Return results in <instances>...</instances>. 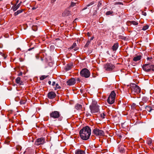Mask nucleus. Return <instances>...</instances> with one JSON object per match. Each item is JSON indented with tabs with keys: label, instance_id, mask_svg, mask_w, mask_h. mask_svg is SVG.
<instances>
[{
	"label": "nucleus",
	"instance_id": "1",
	"mask_svg": "<svg viewBox=\"0 0 154 154\" xmlns=\"http://www.w3.org/2000/svg\"><path fill=\"white\" fill-rule=\"evenodd\" d=\"M80 137L83 140H88L91 134V129L88 126L84 127L79 131Z\"/></svg>",
	"mask_w": 154,
	"mask_h": 154
},
{
	"label": "nucleus",
	"instance_id": "2",
	"mask_svg": "<svg viewBox=\"0 0 154 154\" xmlns=\"http://www.w3.org/2000/svg\"><path fill=\"white\" fill-rule=\"evenodd\" d=\"M50 116L51 118L54 119H58L59 121H61L63 119L60 112L57 111H52L50 113Z\"/></svg>",
	"mask_w": 154,
	"mask_h": 154
},
{
	"label": "nucleus",
	"instance_id": "3",
	"mask_svg": "<svg viewBox=\"0 0 154 154\" xmlns=\"http://www.w3.org/2000/svg\"><path fill=\"white\" fill-rule=\"evenodd\" d=\"M143 69L146 72H148L151 71H154V65L151 64L150 62L143 65L142 66Z\"/></svg>",
	"mask_w": 154,
	"mask_h": 154
},
{
	"label": "nucleus",
	"instance_id": "4",
	"mask_svg": "<svg viewBox=\"0 0 154 154\" xmlns=\"http://www.w3.org/2000/svg\"><path fill=\"white\" fill-rule=\"evenodd\" d=\"M116 94L114 91H111L110 95L107 99V102L109 104H112L115 102Z\"/></svg>",
	"mask_w": 154,
	"mask_h": 154
},
{
	"label": "nucleus",
	"instance_id": "5",
	"mask_svg": "<svg viewBox=\"0 0 154 154\" xmlns=\"http://www.w3.org/2000/svg\"><path fill=\"white\" fill-rule=\"evenodd\" d=\"M132 90V93L134 94L135 93L139 94L140 92L141 89L138 85L135 84H133L130 87Z\"/></svg>",
	"mask_w": 154,
	"mask_h": 154
},
{
	"label": "nucleus",
	"instance_id": "6",
	"mask_svg": "<svg viewBox=\"0 0 154 154\" xmlns=\"http://www.w3.org/2000/svg\"><path fill=\"white\" fill-rule=\"evenodd\" d=\"M80 75L83 77L88 78L90 75V71L86 68L82 69L80 72Z\"/></svg>",
	"mask_w": 154,
	"mask_h": 154
},
{
	"label": "nucleus",
	"instance_id": "7",
	"mask_svg": "<svg viewBox=\"0 0 154 154\" xmlns=\"http://www.w3.org/2000/svg\"><path fill=\"white\" fill-rule=\"evenodd\" d=\"M103 68L106 71L111 72L115 68V66L111 63H107L104 65Z\"/></svg>",
	"mask_w": 154,
	"mask_h": 154
},
{
	"label": "nucleus",
	"instance_id": "8",
	"mask_svg": "<svg viewBox=\"0 0 154 154\" xmlns=\"http://www.w3.org/2000/svg\"><path fill=\"white\" fill-rule=\"evenodd\" d=\"M93 133L97 136H102L104 135V131L97 128H95L93 131Z\"/></svg>",
	"mask_w": 154,
	"mask_h": 154
},
{
	"label": "nucleus",
	"instance_id": "9",
	"mask_svg": "<svg viewBox=\"0 0 154 154\" xmlns=\"http://www.w3.org/2000/svg\"><path fill=\"white\" fill-rule=\"evenodd\" d=\"M89 108L92 114L97 113L99 111V106H89Z\"/></svg>",
	"mask_w": 154,
	"mask_h": 154
},
{
	"label": "nucleus",
	"instance_id": "10",
	"mask_svg": "<svg viewBox=\"0 0 154 154\" xmlns=\"http://www.w3.org/2000/svg\"><path fill=\"white\" fill-rule=\"evenodd\" d=\"M45 139L42 137L36 139L35 141V144L37 145H39L40 144H43L44 143Z\"/></svg>",
	"mask_w": 154,
	"mask_h": 154
},
{
	"label": "nucleus",
	"instance_id": "11",
	"mask_svg": "<svg viewBox=\"0 0 154 154\" xmlns=\"http://www.w3.org/2000/svg\"><path fill=\"white\" fill-rule=\"evenodd\" d=\"M56 94L53 91H50L48 92L47 94V97L50 99L54 98L56 96Z\"/></svg>",
	"mask_w": 154,
	"mask_h": 154
},
{
	"label": "nucleus",
	"instance_id": "12",
	"mask_svg": "<svg viewBox=\"0 0 154 154\" xmlns=\"http://www.w3.org/2000/svg\"><path fill=\"white\" fill-rule=\"evenodd\" d=\"M75 78H72L68 80L66 82V83L68 85L70 86L72 85L75 83Z\"/></svg>",
	"mask_w": 154,
	"mask_h": 154
},
{
	"label": "nucleus",
	"instance_id": "13",
	"mask_svg": "<svg viewBox=\"0 0 154 154\" xmlns=\"http://www.w3.org/2000/svg\"><path fill=\"white\" fill-rule=\"evenodd\" d=\"M15 82L17 84H19L20 86L23 85L24 84L23 81L22 80L21 78L19 77H17L15 79Z\"/></svg>",
	"mask_w": 154,
	"mask_h": 154
},
{
	"label": "nucleus",
	"instance_id": "14",
	"mask_svg": "<svg viewBox=\"0 0 154 154\" xmlns=\"http://www.w3.org/2000/svg\"><path fill=\"white\" fill-rule=\"evenodd\" d=\"M124 145L122 144H120L119 145L118 147V148L119 149V151L120 152L122 153L124 151Z\"/></svg>",
	"mask_w": 154,
	"mask_h": 154
},
{
	"label": "nucleus",
	"instance_id": "15",
	"mask_svg": "<svg viewBox=\"0 0 154 154\" xmlns=\"http://www.w3.org/2000/svg\"><path fill=\"white\" fill-rule=\"evenodd\" d=\"M145 109L149 112H150L151 110H154V106H149L148 105H146L145 107Z\"/></svg>",
	"mask_w": 154,
	"mask_h": 154
},
{
	"label": "nucleus",
	"instance_id": "16",
	"mask_svg": "<svg viewBox=\"0 0 154 154\" xmlns=\"http://www.w3.org/2000/svg\"><path fill=\"white\" fill-rule=\"evenodd\" d=\"M119 47V44L118 42L114 43L112 47V49L113 51H116L118 49Z\"/></svg>",
	"mask_w": 154,
	"mask_h": 154
},
{
	"label": "nucleus",
	"instance_id": "17",
	"mask_svg": "<svg viewBox=\"0 0 154 154\" xmlns=\"http://www.w3.org/2000/svg\"><path fill=\"white\" fill-rule=\"evenodd\" d=\"M20 7V5L15 4L12 7L11 9L13 10L14 11H15L17 10Z\"/></svg>",
	"mask_w": 154,
	"mask_h": 154
},
{
	"label": "nucleus",
	"instance_id": "18",
	"mask_svg": "<svg viewBox=\"0 0 154 154\" xmlns=\"http://www.w3.org/2000/svg\"><path fill=\"white\" fill-rule=\"evenodd\" d=\"M142 57L141 55H138L134 57L133 58V60L135 61H137L140 60L141 58Z\"/></svg>",
	"mask_w": 154,
	"mask_h": 154
},
{
	"label": "nucleus",
	"instance_id": "19",
	"mask_svg": "<svg viewBox=\"0 0 154 154\" xmlns=\"http://www.w3.org/2000/svg\"><path fill=\"white\" fill-rule=\"evenodd\" d=\"M77 46L75 42H74L72 44V45L69 48V49H72L74 48H75L74 49V50L75 51H76L78 49V48H75V47Z\"/></svg>",
	"mask_w": 154,
	"mask_h": 154
},
{
	"label": "nucleus",
	"instance_id": "20",
	"mask_svg": "<svg viewBox=\"0 0 154 154\" xmlns=\"http://www.w3.org/2000/svg\"><path fill=\"white\" fill-rule=\"evenodd\" d=\"M70 14V12L68 10H65L62 13V16L63 17L69 15Z\"/></svg>",
	"mask_w": 154,
	"mask_h": 154
},
{
	"label": "nucleus",
	"instance_id": "21",
	"mask_svg": "<svg viewBox=\"0 0 154 154\" xmlns=\"http://www.w3.org/2000/svg\"><path fill=\"white\" fill-rule=\"evenodd\" d=\"M73 66V65L72 64H69L67 65L65 67V69L66 71L71 69Z\"/></svg>",
	"mask_w": 154,
	"mask_h": 154
},
{
	"label": "nucleus",
	"instance_id": "22",
	"mask_svg": "<svg viewBox=\"0 0 154 154\" xmlns=\"http://www.w3.org/2000/svg\"><path fill=\"white\" fill-rule=\"evenodd\" d=\"M23 10H24L23 9H21L20 10L17 11L16 12H14V16H16L17 15L19 14L22 13L23 11Z\"/></svg>",
	"mask_w": 154,
	"mask_h": 154
},
{
	"label": "nucleus",
	"instance_id": "23",
	"mask_svg": "<svg viewBox=\"0 0 154 154\" xmlns=\"http://www.w3.org/2000/svg\"><path fill=\"white\" fill-rule=\"evenodd\" d=\"M75 154H85V152L83 150H78L75 151Z\"/></svg>",
	"mask_w": 154,
	"mask_h": 154
},
{
	"label": "nucleus",
	"instance_id": "24",
	"mask_svg": "<svg viewBox=\"0 0 154 154\" xmlns=\"http://www.w3.org/2000/svg\"><path fill=\"white\" fill-rule=\"evenodd\" d=\"M82 105L78 103L75 106V109L78 110L81 109H82Z\"/></svg>",
	"mask_w": 154,
	"mask_h": 154
},
{
	"label": "nucleus",
	"instance_id": "25",
	"mask_svg": "<svg viewBox=\"0 0 154 154\" xmlns=\"http://www.w3.org/2000/svg\"><path fill=\"white\" fill-rule=\"evenodd\" d=\"M147 143L149 146H150L152 142V140L149 138H148L147 139Z\"/></svg>",
	"mask_w": 154,
	"mask_h": 154
},
{
	"label": "nucleus",
	"instance_id": "26",
	"mask_svg": "<svg viewBox=\"0 0 154 154\" xmlns=\"http://www.w3.org/2000/svg\"><path fill=\"white\" fill-rule=\"evenodd\" d=\"M26 99L24 98H22L20 102L21 104H24L26 102Z\"/></svg>",
	"mask_w": 154,
	"mask_h": 154
},
{
	"label": "nucleus",
	"instance_id": "27",
	"mask_svg": "<svg viewBox=\"0 0 154 154\" xmlns=\"http://www.w3.org/2000/svg\"><path fill=\"white\" fill-rule=\"evenodd\" d=\"M90 106H99L97 104V102L96 101H93L92 103Z\"/></svg>",
	"mask_w": 154,
	"mask_h": 154
},
{
	"label": "nucleus",
	"instance_id": "28",
	"mask_svg": "<svg viewBox=\"0 0 154 154\" xmlns=\"http://www.w3.org/2000/svg\"><path fill=\"white\" fill-rule=\"evenodd\" d=\"M142 100L145 103L148 101V99L146 97H142Z\"/></svg>",
	"mask_w": 154,
	"mask_h": 154
},
{
	"label": "nucleus",
	"instance_id": "29",
	"mask_svg": "<svg viewBox=\"0 0 154 154\" xmlns=\"http://www.w3.org/2000/svg\"><path fill=\"white\" fill-rule=\"evenodd\" d=\"M131 24H132L134 25H137L138 24V23L135 21H130Z\"/></svg>",
	"mask_w": 154,
	"mask_h": 154
},
{
	"label": "nucleus",
	"instance_id": "30",
	"mask_svg": "<svg viewBox=\"0 0 154 154\" xmlns=\"http://www.w3.org/2000/svg\"><path fill=\"white\" fill-rule=\"evenodd\" d=\"M113 13L112 11H108L106 12V15H109L112 14Z\"/></svg>",
	"mask_w": 154,
	"mask_h": 154
},
{
	"label": "nucleus",
	"instance_id": "31",
	"mask_svg": "<svg viewBox=\"0 0 154 154\" xmlns=\"http://www.w3.org/2000/svg\"><path fill=\"white\" fill-rule=\"evenodd\" d=\"M48 75H42L40 78V79L41 80H42L45 79L46 78Z\"/></svg>",
	"mask_w": 154,
	"mask_h": 154
},
{
	"label": "nucleus",
	"instance_id": "32",
	"mask_svg": "<svg viewBox=\"0 0 154 154\" xmlns=\"http://www.w3.org/2000/svg\"><path fill=\"white\" fill-rule=\"evenodd\" d=\"M149 26L148 25H146L143 27L142 30H146L149 28Z\"/></svg>",
	"mask_w": 154,
	"mask_h": 154
},
{
	"label": "nucleus",
	"instance_id": "33",
	"mask_svg": "<svg viewBox=\"0 0 154 154\" xmlns=\"http://www.w3.org/2000/svg\"><path fill=\"white\" fill-rule=\"evenodd\" d=\"M91 42L90 41H88L85 45L84 46L85 48H88Z\"/></svg>",
	"mask_w": 154,
	"mask_h": 154
},
{
	"label": "nucleus",
	"instance_id": "34",
	"mask_svg": "<svg viewBox=\"0 0 154 154\" xmlns=\"http://www.w3.org/2000/svg\"><path fill=\"white\" fill-rule=\"evenodd\" d=\"M60 88H61V87L58 84H57V83L56 84V87L54 88L55 90H56L58 89H60Z\"/></svg>",
	"mask_w": 154,
	"mask_h": 154
},
{
	"label": "nucleus",
	"instance_id": "35",
	"mask_svg": "<svg viewBox=\"0 0 154 154\" xmlns=\"http://www.w3.org/2000/svg\"><path fill=\"white\" fill-rule=\"evenodd\" d=\"M136 105L135 103H133L131 105V109L133 110H134V109H135Z\"/></svg>",
	"mask_w": 154,
	"mask_h": 154
},
{
	"label": "nucleus",
	"instance_id": "36",
	"mask_svg": "<svg viewBox=\"0 0 154 154\" xmlns=\"http://www.w3.org/2000/svg\"><path fill=\"white\" fill-rule=\"evenodd\" d=\"M32 29H33V30L34 31H36L37 29V27L36 26H33L32 27Z\"/></svg>",
	"mask_w": 154,
	"mask_h": 154
},
{
	"label": "nucleus",
	"instance_id": "37",
	"mask_svg": "<svg viewBox=\"0 0 154 154\" xmlns=\"http://www.w3.org/2000/svg\"><path fill=\"white\" fill-rule=\"evenodd\" d=\"M119 38L120 39H123L124 40H125L126 38L125 37H124L122 35H120L119 36Z\"/></svg>",
	"mask_w": 154,
	"mask_h": 154
},
{
	"label": "nucleus",
	"instance_id": "38",
	"mask_svg": "<svg viewBox=\"0 0 154 154\" xmlns=\"http://www.w3.org/2000/svg\"><path fill=\"white\" fill-rule=\"evenodd\" d=\"M76 3L73 2H71V5L70 6V7H73L75 5Z\"/></svg>",
	"mask_w": 154,
	"mask_h": 154
},
{
	"label": "nucleus",
	"instance_id": "39",
	"mask_svg": "<svg viewBox=\"0 0 154 154\" xmlns=\"http://www.w3.org/2000/svg\"><path fill=\"white\" fill-rule=\"evenodd\" d=\"M144 103H145L143 102L142 100V101L140 102L139 103V105L141 106L143 105L144 104Z\"/></svg>",
	"mask_w": 154,
	"mask_h": 154
},
{
	"label": "nucleus",
	"instance_id": "40",
	"mask_svg": "<svg viewBox=\"0 0 154 154\" xmlns=\"http://www.w3.org/2000/svg\"><path fill=\"white\" fill-rule=\"evenodd\" d=\"M121 4L122 5V2H116L114 3L115 5H121Z\"/></svg>",
	"mask_w": 154,
	"mask_h": 154
},
{
	"label": "nucleus",
	"instance_id": "41",
	"mask_svg": "<svg viewBox=\"0 0 154 154\" xmlns=\"http://www.w3.org/2000/svg\"><path fill=\"white\" fill-rule=\"evenodd\" d=\"M101 117L103 118H105V115L104 113H103V114H100Z\"/></svg>",
	"mask_w": 154,
	"mask_h": 154
},
{
	"label": "nucleus",
	"instance_id": "42",
	"mask_svg": "<svg viewBox=\"0 0 154 154\" xmlns=\"http://www.w3.org/2000/svg\"><path fill=\"white\" fill-rule=\"evenodd\" d=\"M152 59V57H148L147 58V60L148 61H149V62H151V60Z\"/></svg>",
	"mask_w": 154,
	"mask_h": 154
},
{
	"label": "nucleus",
	"instance_id": "43",
	"mask_svg": "<svg viewBox=\"0 0 154 154\" xmlns=\"http://www.w3.org/2000/svg\"><path fill=\"white\" fill-rule=\"evenodd\" d=\"M97 10H94V12L93 14V15L94 16V15H96L97 14Z\"/></svg>",
	"mask_w": 154,
	"mask_h": 154
},
{
	"label": "nucleus",
	"instance_id": "44",
	"mask_svg": "<svg viewBox=\"0 0 154 154\" xmlns=\"http://www.w3.org/2000/svg\"><path fill=\"white\" fill-rule=\"evenodd\" d=\"M94 4V2H92L90 3V4H88L87 5V7H89L90 6V5H93Z\"/></svg>",
	"mask_w": 154,
	"mask_h": 154
},
{
	"label": "nucleus",
	"instance_id": "45",
	"mask_svg": "<svg viewBox=\"0 0 154 154\" xmlns=\"http://www.w3.org/2000/svg\"><path fill=\"white\" fill-rule=\"evenodd\" d=\"M86 115H87V116L88 117V116H91V114L89 113L88 112H87Z\"/></svg>",
	"mask_w": 154,
	"mask_h": 154
},
{
	"label": "nucleus",
	"instance_id": "46",
	"mask_svg": "<svg viewBox=\"0 0 154 154\" xmlns=\"http://www.w3.org/2000/svg\"><path fill=\"white\" fill-rule=\"evenodd\" d=\"M23 73L22 72H20L18 74V76H21L22 75Z\"/></svg>",
	"mask_w": 154,
	"mask_h": 154
},
{
	"label": "nucleus",
	"instance_id": "47",
	"mask_svg": "<svg viewBox=\"0 0 154 154\" xmlns=\"http://www.w3.org/2000/svg\"><path fill=\"white\" fill-rule=\"evenodd\" d=\"M39 56L37 54L35 56V57L37 59H38L39 58Z\"/></svg>",
	"mask_w": 154,
	"mask_h": 154
},
{
	"label": "nucleus",
	"instance_id": "48",
	"mask_svg": "<svg viewBox=\"0 0 154 154\" xmlns=\"http://www.w3.org/2000/svg\"><path fill=\"white\" fill-rule=\"evenodd\" d=\"M0 54L3 57H4L5 56L4 54L1 52H0Z\"/></svg>",
	"mask_w": 154,
	"mask_h": 154
},
{
	"label": "nucleus",
	"instance_id": "49",
	"mask_svg": "<svg viewBox=\"0 0 154 154\" xmlns=\"http://www.w3.org/2000/svg\"><path fill=\"white\" fill-rule=\"evenodd\" d=\"M101 5V3L100 2H99L98 4V7H99L100 6V5Z\"/></svg>",
	"mask_w": 154,
	"mask_h": 154
},
{
	"label": "nucleus",
	"instance_id": "50",
	"mask_svg": "<svg viewBox=\"0 0 154 154\" xmlns=\"http://www.w3.org/2000/svg\"><path fill=\"white\" fill-rule=\"evenodd\" d=\"M34 49V48H33V47L32 48H30L28 49V51H30Z\"/></svg>",
	"mask_w": 154,
	"mask_h": 154
},
{
	"label": "nucleus",
	"instance_id": "51",
	"mask_svg": "<svg viewBox=\"0 0 154 154\" xmlns=\"http://www.w3.org/2000/svg\"><path fill=\"white\" fill-rule=\"evenodd\" d=\"M55 82H52V85L53 86H54V85H55Z\"/></svg>",
	"mask_w": 154,
	"mask_h": 154
},
{
	"label": "nucleus",
	"instance_id": "52",
	"mask_svg": "<svg viewBox=\"0 0 154 154\" xmlns=\"http://www.w3.org/2000/svg\"><path fill=\"white\" fill-rule=\"evenodd\" d=\"M143 14L144 15V16H146V12H143Z\"/></svg>",
	"mask_w": 154,
	"mask_h": 154
},
{
	"label": "nucleus",
	"instance_id": "53",
	"mask_svg": "<svg viewBox=\"0 0 154 154\" xmlns=\"http://www.w3.org/2000/svg\"><path fill=\"white\" fill-rule=\"evenodd\" d=\"M76 80L78 82H80V79L79 78H77V79H76Z\"/></svg>",
	"mask_w": 154,
	"mask_h": 154
},
{
	"label": "nucleus",
	"instance_id": "54",
	"mask_svg": "<svg viewBox=\"0 0 154 154\" xmlns=\"http://www.w3.org/2000/svg\"><path fill=\"white\" fill-rule=\"evenodd\" d=\"M56 0H51V2L52 3H54Z\"/></svg>",
	"mask_w": 154,
	"mask_h": 154
},
{
	"label": "nucleus",
	"instance_id": "55",
	"mask_svg": "<svg viewBox=\"0 0 154 154\" xmlns=\"http://www.w3.org/2000/svg\"><path fill=\"white\" fill-rule=\"evenodd\" d=\"M87 34H88V36H91V34H90V33L89 32H88L87 33Z\"/></svg>",
	"mask_w": 154,
	"mask_h": 154
},
{
	"label": "nucleus",
	"instance_id": "56",
	"mask_svg": "<svg viewBox=\"0 0 154 154\" xmlns=\"http://www.w3.org/2000/svg\"><path fill=\"white\" fill-rule=\"evenodd\" d=\"M48 83L49 85H51V82L50 81H49L48 82Z\"/></svg>",
	"mask_w": 154,
	"mask_h": 154
},
{
	"label": "nucleus",
	"instance_id": "57",
	"mask_svg": "<svg viewBox=\"0 0 154 154\" xmlns=\"http://www.w3.org/2000/svg\"><path fill=\"white\" fill-rule=\"evenodd\" d=\"M87 7H85V8H83V9H82V11H83V10H85V9H87Z\"/></svg>",
	"mask_w": 154,
	"mask_h": 154
},
{
	"label": "nucleus",
	"instance_id": "58",
	"mask_svg": "<svg viewBox=\"0 0 154 154\" xmlns=\"http://www.w3.org/2000/svg\"><path fill=\"white\" fill-rule=\"evenodd\" d=\"M19 2V0H17L15 4H17Z\"/></svg>",
	"mask_w": 154,
	"mask_h": 154
},
{
	"label": "nucleus",
	"instance_id": "59",
	"mask_svg": "<svg viewBox=\"0 0 154 154\" xmlns=\"http://www.w3.org/2000/svg\"><path fill=\"white\" fill-rule=\"evenodd\" d=\"M122 137V136L120 135L119 136V138H121Z\"/></svg>",
	"mask_w": 154,
	"mask_h": 154
},
{
	"label": "nucleus",
	"instance_id": "60",
	"mask_svg": "<svg viewBox=\"0 0 154 154\" xmlns=\"http://www.w3.org/2000/svg\"><path fill=\"white\" fill-rule=\"evenodd\" d=\"M93 38H94L93 37H91L90 39V40H92Z\"/></svg>",
	"mask_w": 154,
	"mask_h": 154
},
{
	"label": "nucleus",
	"instance_id": "61",
	"mask_svg": "<svg viewBox=\"0 0 154 154\" xmlns=\"http://www.w3.org/2000/svg\"><path fill=\"white\" fill-rule=\"evenodd\" d=\"M21 3H22V2H21L20 3H19L18 4V5H20H20H21Z\"/></svg>",
	"mask_w": 154,
	"mask_h": 154
},
{
	"label": "nucleus",
	"instance_id": "62",
	"mask_svg": "<svg viewBox=\"0 0 154 154\" xmlns=\"http://www.w3.org/2000/svg\"><path fill=\"white\" fill-rule=\"evenodd\" d=\"M21 3H22V2H21L20 3H19L18 4V5H20H20H21Z\"/></svg>",
	"mask_w": 154,
	"mask_h": 154
},
{
	"label": "nucleus",
	"instance_id": "63",
	"mask_svg": "<svg viewBox=\"0 0 154 154\" xmlns=\"http://www.w3.org/2000/svg\"><path fill=\"white\" fill-rule=\"evenodd\" d=\"M92 77H93V78H95L96 77L95 75H92Z\"/></svg>",
	"mask_w": 154,
	"mask_h": 154
},
{
	"label": "nucleus",
	"instance_id": "64",
	"mask_svg": "<svg viewBox=\"0 0 154 154\" xmlns=\"http://www.w3.org/2000/svg\"><path fill=\"white\" fill-rule=\"evenodd\" d=\"M107 53L108 54H109V51H107Z\"/></svg>",
	"mask_w": 154,
	"mask_h": 154
}]
</instances>
